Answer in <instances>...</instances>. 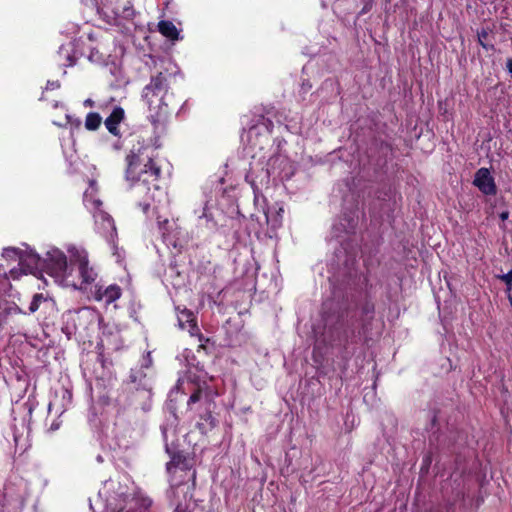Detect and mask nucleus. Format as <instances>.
Masks as SVG:
<instances>
[{
	"label": "nucleus",
	"instance_id": "1",
	"mask_svg": "<svg viewBox=\"0 0 512 512\" xmlns=\"http://www.w3.org/2000/svg\"><path fill=\"white\" fill-rule=\"evenodd\" d=\"M67 256L58 248L46 252L44 262L48 273L60 284L88 291L97 279V272L89 265L87 251L76 245H68Z\"/></svg>",
	"mask_w": 512,
	"mask_h": 512
},
{
	"label": "nucleus",
	"instance_id": "2",
	"mask_svg": "<svg viewBox=\"0 0 512 512\" xmlns=\"http://www.w3.org/2000/svg\"><path fill=\"white\" fill-rule=\"evenodd\" d=\"M160 156V149L157 141L147 143L142 146L137 153L131 151L127 155V169L126 178L130 181H135L139 175V168L145 175L140 184L142 190L146 189L147 193L150 194V198L154 199L155 194L159 190V167L158 160Z\"/></svg>",
	"mask_w": 512,
	"mask_h": 512
},
{
	"label": "nucleus",
	"instance_id": "3",
	"mask_svg": "<svg viewBox=\"0 0 512 512\" xmlns=\"http://www.w3.org/2000/svg\"><path fill=\"white\" fill-rule=\"evenodd\" d=\"M141 505L142 500L137 494V488L128 477H124L123 481L118 483V488L113 490L108 499V508L112 512H136Z\"/></svg>",
	"mask_w": 512,
	"mask_h": 512
},
{
	"label": "nucleus",
	"instance_id": "4",
	"mask_svg": "<svg viewBox=\"0 0 512 512\" xmlns=\"http://www.w3.org/2000/svg\"><path fill=\"white\" fill-rule=\"evenodd\" d=\"M84 203L93 213L98 232L106 237L108 241H113L116 237L115 224L112 218L100 209L102 202L96 197L94 182H91L89 189L84 193Z\"/></svg>",
	"mask_w": 512,
	"mask_h": 512
},
{
	"label": "nucleus",
	"instance_id": "5",
	"mask_svg": "<svg viewBox=\"0 0 512 512\" xmlns=\"http://www.w3.org/2000/svg\"><path fill=\"white\" fill-rule=\"evenodd\" d=\"M98 13L109 24L132 15L130 0H94Z\"/></svg>",
	"mask_w": 512,
	"mask_h": 512
},
{
	"label": "nucleus",
	"instance_id": "6",
	"mask_svg": "<svg viewBox=\"0 0 512 512\" xmlns=\"http://www.w3.org/2000/svg\"><path fill=\"white\" fill-rule=\"evenodd\" d=\"M98 317L96 310L90 307H83L77 311L69 310L62 316V331L70 338L75 334L78 322L81 320L94 321Z\"/></svg>",
	"mask_w": 512,
	"mask_h": 512
},
{
	"label": "nucleus",
	"instance_id": "7",
	"mask_svg": "<svg viewBox=\"0 0 512 512\" xmlns=\"http://www.w3.org/2000/svg\"><path fill=\"white\" fill-rule=\"evenodd\" d=\"M177 320L178 325L181 329H187L191 337H196L199 341V349L205 347V342L208 341L204 337V335L200 332V329L197 325V317L191 310L186 308L180 309L177 308Z\"/></svg>",
	"mask_w": 512,
	"mask_h": 512
},
{
	"label": "nucleus",
	"instance_id": "8",
	"mask_svg": "<svg viewBox=\"0 0 512 512\" xmlns=\"http://www.w3.org/2000/svg\"><path fill=\"white\" fill-rule=\"evenodd\" d=\"M159 90H160V81L157 78H153L151 82L145 86L143 89L142 98L147 104L149 110L152 112H155L154 114H151L150 117L155 122L157 121L158 116V109L160 108V97H159Z\"/></svg>",
	"mask_w": 512,
	"mask_h": 512
},
{
	"label": "nucleus",
	"instance_id": "9",
	"mask_svg": "<svg viewBox=\"0 0 512 512\" xmlns=\"http://www.w3.org/2000/svg\"><path fill=\"white\" fill-rule=\"evenodd\" d=\"M473 183L486 195H493L496 193L494 179L487 168H481L476 172Z\"/></svg>",
	"mask_w": 512,
	"mask_h": 512
},
{
	"label": "nucleus",
	"instance_id": "10",
	"mask_svg": "<svg viewBox=\"0 0 512 512\" xmlns=\"http://www.w3.org/2000/svg\"><path fill=\"white\" fill-rule=\"evenodd\" d=\"M91 290L92 297L96 301H104L106 304H111L121 296V289L117 285H110L106 288L95 286Z\"/></svg>",
	"mask_w": 512,
	"mask_h": 512
},
{
	"label": "nucleus",
	"instance_id": "11",
	"mask_svg": "<svg viewBox=\"0 0 512 512\" xmlns=\"http://www.w3.org/2000/svg\"><path fill=\"white\" fill-rule=\"evenodd\" d=\"M124 116H125V112H124L123 108L116 106L112 110L111 114L105 119V121H104L105 127L111 134H113L115 136L119 135L120 131H119L118 126L123 121Z\"/></svg>",
	"mask_w": 512,
	"mask_h": 512
},
{
	"label": "nucleus",
	"instance_id": "12",
	"mask_svg": "<svg viewBox=\"0 0 512 512\" xmlns=\"http://www.w3.org/2000/svg\"><path fill=\"white\" fill-rule=\"evenodd\" d=\"M283 212V207L278 203L269 206L264 211L267 224L270 225L273 229L280 227L282 224Z\"/></svg>",
	"mask_w": 512,
	"mask_h": 512
},
{
	"label": "nucleus",
	"instance_id": "13",
	"mask_svg": "<svg viewBox=\"0 0 512 512\" xmlns=\"http://www.w3.org/2000/svg\"><path fill=\"white\" fill-rule=\"evenodd\" d=\"M181 32L182 29L178 28L174 23L162 21V36L167 38L172 45H174L176 41L183 39Z\"/></svg>",
	"mask_w": 512,
	"mask_h": 512
},
{
	"label": "nucleus",
	"instance_id": "14",
	"mask_svg": "<svg viewBox=\"0 0 512 512\" xmlns=\"http://www.w3.org/2000/svg\"><path fill=\"white\" fill-rule=\"evenodd\" d=\"M41 258L35 253L19 256V264L25 273L32 272L40 266Z\"/></svg>",
	"mask_w": 512,
	"mask_h": 512
},
{
	"label": "nucleus",
	"instance_id": "15",
	"mask_svg": "<svg viewBox=\"0 0 512 512\" xmlns=\"http://www.w3.org/2000/svg\"><path fill=\"white\" fill-rule=\"evenodd\" d=\"M167 472L173 474L176 472L184 473L188 469L186 458L182 454H175L166 465Z\"/></svg>",
	"mask_w": 512,
	"mask_h": 512
},
{
	"label": "nucleus",
	"instance_id": "16",
	"mask_svg": "<svg viewBox=\"0 0 512 512\" xmlns=\"http://www.w3.org/2000/svg\"><path fill=\"white\" fill-rule=\"evenodd\" d=\"M102 122V118L98 113L90 112L85 119V127L88 130H97Z\"/></svg>",
	"mask_w": 512,
	"mask_h": 512
},
{
	"label": "nucleus",
	"instance_id": "17",
	"mask_svg": "<svg viewBox=\"0 0 512 512\" xmlns=\"http://www.w3.org/2000/svg\"><path fill=\"white\" fill-rule=\"evenodd\" d=\"M47 301V298L43 294H35L29 305V312L34 313L39 309L42 302Z\"/></svg>",
	"mask_w": 512,
	"mask_h": 512
},
{
	"label": "nucleus",
	"instance_id": "18",
	"mask_svg": "<svg viewBox=\"0 0 512 512\" xmlns=\"http://www.w3.org/2000/svg\"><path fill=\"white\" fill-rule=\"evenodd\" d=\"M2 255L7 259L19 260L21 253L15 248H5Z\"/></svg>",
	"mask_w": 512,
	"mask_h": 512
},
{
	"label": "nucleus",
	"instance_id": "19",
	"mask_svg": "<svg viewBox=\"0 0 512 512\" xmlns=\"http://www.w3.org/2000/svg\"><path fill=\"white\" fill-rule=\"evenodd\" d=\"M201 393H202V392H201V390H200V389H198L196 392H194V393L190 396V398H189V400H188V405L190 406L191 404H193V403H195V402L199 401V400H200V398H201Z\"/></svg>",
	"mask_w": 512,
	"mask_h": 512
},
{
	"label": "nucleus",
	"instance_id": "20",
	"mask_svg": "<svg viewBox=\"0 0 512 512\" xmlns=\"http://www.w3.org/2000/svg\"><path fill=\"white\" fill-rule=\"evenodd\" d=\"M60 87V84L58 81H48L46 89L54 90Z\"/></svg>",
	"mask_w": 512,
	"mask_h": 512
},
{
	"label": "nucleus",
	"instance_id": "21",
	"mask_svg": "<svg viewBox=\"0 0 512 512\" xmlns=\"http://www.w3.org/2000/svg\"><path fill=\"white\" fill-rule=\"evenodd\" d=\"M486 36H487V33H486L485 31H482L481 33H479V34H478L480 44H481L484 48L488 49L487 45H486V44H484V43H483V41H482V40H484V38H485Z\"/></svg>",
	"mask_w": 512,
	"mask_h": 512
},
{
	"label": "nucleus",
	"instance_id": "22",
	"mask_svg": "<svg viewBox=\"0 0 512 512\" xmlns=\"http://www.w3.org/2000/svg\"><path fill=\"white\" fill-rule=\"evenodd\" d=\"M502 279H503L506 283L510 284V283L512 282V270H511V271H509L507 274L503 275V276H502Z\"/></svg>",
	"mask_w": 512,
	"mask_h": 512
},
{
	"label": "nucleus",
	"instance_id": "23",
	"mask_svg": "<svg viewBox=\"0 0 512 512\" xmlns=\"http://www.w3.org/2000/svg\"><path fill=\"white\" fill-rule=\"evenodd\" d=\"M141 206H142L143 212L147 213L148 208L150 207V203L144 202V203L141 204Z\"/></svg>",
	"mask_w": 512,
	"mask_h": 512
},
{
	"label": "nucleus",
	"instance_id": "24",
	"mask_svg": "<svg viewBox=\"0 0 512 512\" xmlns=\"http://www.w3.org/2000/svg\"><path fill=\"white\" fill-rule=\"evenodd\" d=\"M93 104H94V102H93V100H91V99H86V100L84 101V105H85V106L92 107V106H93Z\"/></svg>",
	"mask_w": 512,
	"mask_h": 512
},
{
	"label": "nucleus",
	"instance_id": "25",
	"mask_svg": "<svg viewBox=\"0 0 512 512\" xmlns=\"http://www.w3.org/2000/svg\"><path fill=\"white\" fill-rule=\"evenodd\" d=\"M507 69L510 73H512V58L507 61Z\"/></svg>",
	"mask_w": 512,
	"mask_h": 512
},
{
	"label": "nucleus",
	"instance_id": "26",
	"mask_svg": "<svg viewBox=\"0 0 512 512\" xmlns=\"http://www.w3.org/2000/svg\"><path fill=\"white\" fill-rule=\"evenodd\" d=\"M508 216H509V213H508V212H502V213L500 214V218H501L502 220H506V219L508 218Z\"/></svg>",
	"mask_w": 512,
	"mask_h": 512
},
{
	"label": "nucleus",
	"instance_id": "27",
	"mask_svg": "<svg viewBox=\"0 0 512 512\" xmlns=\"http://www.w3.org/2000/svg\"><path fill=\"white\" fill-rule=\"evenodd\" d=\"M15 274H16V272L14 270L10 271V275H11L12 278H16L17 277Z\"/></svg>",
	"mask_w": 512,
	"mask_h": 512
},
{
	"label": "nucleus",
	"instance_id": "28",
	"mask_svg": "<svg viewBox=\"0 0 512 512\" xmlns=\"http://www.w3.org/2000/svg\"><path fill=\"white\" fill-rule=\"evenodd\" d=\"M57 428H58V425H56V424H53V425L51 426V429H54V430H55V429H57Z\"/></svg>",
	"mask_w": 512,
	"mask_h": 512
}]
</instances>
